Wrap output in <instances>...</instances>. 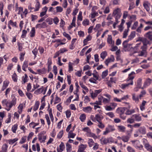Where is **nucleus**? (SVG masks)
<instances>
[{
    "instance_id": "aec40b11",
    "label": "nucleus",
    "mask_w": 152,
    "mask_h": 152,
    "mask_svg": "<svg viewBox=\"0 0 152 152\" xmlns=\"http://www.w3.org/2000/svg\"><path fill=\"white\" fill-rule=\"evenodd\" d=\"M151 80L150 78L147 79L144 84V87H146L149 86L151 83Z\"/></svg>"
},
{
    "instance_id": "bf43d9fd",
    "label": "nucleus",
    "mask_w": 152,
    "mask_h": 152,
    "mask_svg": "<svg viewBox=\"0 0 152 152\" xmlns=\"http://www.w3.org/2000/svg\"><path fill=\"white\" fill-rule=\"evenodd\" d=\"M63 134V131L62 130L60 131L57 135V138L59 139H61L62 137Z\"/></svg>"
},
{
    "instance_id": "a211bd4d",
    "label": "nucleus",
    "mask_w": 152,
    "mask_h": 152,
    "mask_svg": "<svg viewBox=\"0 0 152 152\" xmlns=\"http://www.w3.org/2000/svg\"><path fill=\"white\" fill-rule=\"evenodd\" d=\"M107 42L110 45H113L114 44V41L112 40V37L111 35H109L107 38Z\"/></svg>"
},
{
    "instance_id": "69168bd1",
    "label": "nucleus",
    "mask_w": 152,
    "mask_h": 152,
    "mask_svg": "<svg viewBox=\"0 0 152 152\" xmlns=\"http://www.w3.org/2000/svg\"><path fill=\"white\" fill-rule=\"evenodd\" d=\"M110 100V99H107L105 98H103V102L104 104H106L107 103H108Z\"/></svg>"
},
{
    "instance_id": "052dcab7",
    "label": "nucleus",
    "mask_w": 152,
    "mask_h": 152,
    "mask_svg": "<svg viewBox=\"0 0 152 152\" xmlns=\"http://www.w3.org/2000/svg\"><path fill=\"white\" fill-rule=\"evenodd\" d=\"M127 149L129 152H135L134 150L130 146H128L127 147Z\"/></svg>"
},
{
    "instance_id": "dca6fc26",
    "label": "nucleus",
    "mask_w": 152,
    "mask_h": 152,
    "mask_svg": "<svg viewBox=\"0 0 152 152\" xmlns=\"http://www.w3.org/2000/svg\"><path fill=\"white\" fill-rule=\"evenodd\" d=\"M95 118L96 120L98 122L101 121V120L103 118V117L102 115L99 114H97L95 115Z\"/></svg>"
},
{
    "instance_id": "37998d69",
    "label": "nucleus",
    "mask_w": 152,
    "mask_h": 152,
    "mask_svg": "<svg viewBox=\"0 0 152 152\" xmlns=\"http://www.w3.org/2000/svg\"><path fill=\"white\" fill-rule=\"evenodd\" d=\"M108 72V70H106L102 72V78H104L107 75Z\"/></svg>"
},
{
    "instance_id": "3c124183",
    "label": "nucleus",
    "mask_w": 152,
    "mask_h": 152,
    "mask_svg": "<svg viewBox=\"0 0 152 152\" xmlns=\"http://www.w3.org/2000/svg\"><path fill=\"white\" fill-rule=\"evenodd\" d=\"M147 54L146 50H142L140 53L138 55V56H144V55H146Z\"/></svg>"
},
{
    "instance_id": "774afa93",
    "label": "nucleus",
    "mask_w": 152,
    "mask_h": 152,
    "mask_svg": "<svg viewBox=\"0 0 152 152\" xmlns=\"http://www.w3.org/2000/svg\"><path fill=\"white\" fill-rule=\"evenodd\" d=\"M83 130L87 132L88 133H90L91 132V130L88 127H86L83 129Z\"/></svg>"
},
{
    "instance_id": "b1692460",
    "label": "nucleus",
    "mask_w": 152,
    "mask_h": 152,
    "mask_svg": "<svg viewBox=\"0 0 152 152\" xmlns=\"http://www.w3.org/2000/svg\"><path fill=\"white\" fill-rule=\"evenodd\" d=\"M133 84V81H132L130 83L126 84H122L121 85V88L122 89H124L126 87H128L129 85H132Z\"/></svg>"
},
{
    "instance_id": "13d9d810",
    "label": "nucleus",
    "mask_w": 152,
    "mask_h": 152,
    "mask_svg": "<svg viewBox=\"0 0 152 152\" xmlns=\"http://www.w3.org/2000/svg\"><path fill=\"white\" fill-rule=\"evenodd\" d=\"M56 12H60L63 11V8L60 6H57L56 7Z\"/></svg>"
},
{
    "instance_id": "1a4fd4ad",
    "label": "nucleus",
    "mask_w": 152,
    "mask_h": 152,
    "mask_svg": "<svg viewBox=\"0 0 152 152\" xmlns=\"http://www.w3.org/2000/svg\"><path fill=\"white\" fill-rule=\"evenodd\" d=\"M87 147L86 145H83L81 144L79 146V148L77 152H83Z\"/></svg>"
},
{
    "instance_id": "09e8293b",
    "label": "nucleus",
    "mask_w": 152,
    "mask_h": 152,
    "mask_svg": "<svg viewBox=\"0 0 152 152\" xmlns=\"http://www.w3.org/2000/svg\"><path fill=\"white\" fill-rule=\"evenodd\" d=\"M129 139V137L127 136L123 137L121 138L122 140L125 142H127L128 141Z\"/></svg>"
},
{
    "instance_id": "864d4df0",
    "label": "nucleus",
    "mask_w": 152,
    "mask_h": 152,
    "mask_svg": "<svg viewBox=\"0 0 152 152\" xmlns=\"http://www.w3.org/2000/svg\"><path fill=\"white\" fill-rule=\"evenodd\" d=\"M73 64L69 62V72H71L73 70Z\"/></svg>"
},
{
    "instance_id": "f03ea898",
    "label": "nucleus",
    "mask_w": 152,
    "mask_h": 152,
    "mask_svg": "<svg viewBox=\"0 0 152 152\" xmlns=\"http://www.w3.org/2000/svg\"><path fill=\"white\" fill-rule=\"evenodd\" d=\"M128 40L124 41L122 43L123 50L125 52L132 51V44H128Z\"/></svg>"
},
{
    "instance_id": "de8ad7c7",
    "label": "nucleus",
    "mask_w": 152,
    "mask_h": 152,
    "mask_svg": "<svg viewBox=\"0 0 152 152\" xmlns=\"http://www.w3.org/2000/svg\"><path fill=\"white\" fill-rule=\"evenodd\" d=\"M18 140L17 138H15L13 139H10L8 140L9 143L10 144H12Z\"/></svg>"
},
{
    "instance_id": "20e7f679",
    "label": "nucleus",
    "mask_w": 152,
    "mask_h": 152,
    "mask_svg": "<svg viewBox=\"0 0 152 152\" xmlns=\"http://www.w3.org/2000/svg\"><path fill=\"white\" fill-rule=\"evenodd\" d=\"M133 146L136 148H138L140 150H142L143 149V146L140 145V142L138 141L136 142L134 141H132Z\"/></svg>"
},
{
    "instance_id": "393cba45",
    "label": "nucleus",
    "mask_w": 152,
    "mask_h": 152,
    "mask_svg": "<svg viewBox=\"0 0 152 152\" xmlns=\"http://www.w3.org/2000/svg\"><path fill=\"white\" fill-rule=\"evenodd\" d=\"M28 66V61H25L22 66V68L23 70L25 71H26V68Z\"/></svg>"
},
{
    "instance_id": "ddd939ff",
    "label": "nucleus",
    "mask_w": 152,
    "mask_h": 152,
    "mask_svg": "<svg viewBox=\"0 0 152 152\" xmlns=\"http://www.w3.org/2000/svg\"><path fill=\"white\" fill-rule=\"evenodd\" d=\"M135 36V32L134 31H132L130 35L128 36V39L126 40L128 41L132 39Z\"/></svg>"
},
{
    "instance_id": "f3484780",
    "label": "nucleus",
    "mask_w": 152,
    "mask_h": 152,
    "mask_svg": "<svg viewBox=\"0 0 152 152\" xmlns=\"http://www.w3.org/2000/svg\"><path fill=\"white\" fill-rule=\"evenodd\" d=\"M150 5V4L148 1H147L146 3H144L143 4V6L144 8L148 12L150 11V9L149 6Z\"/></svg>"
},
{
    "instance_id": "9b49d317",
    "label": "nucleus",
    "mask_w": 152,
    "mask_h": 152,
    "mask_svg": "<svg viewBox=\"0 0 152 152\" xmlns=\"http://www.w3.org/2000/svg\"><path fill=\"white\" fill-rule=\"evenodd\" d=\"M95 8L97 9L96 7H93L92 9V12L91 14V18H94L96 16H97L98 15V13L97 12H96L94 10V8Z\"/></svg>"
},
{
    "instance_id": "7c9ffc66",
    "label": "nucleus",
    "mask_w": 152,
    "mask_h": 152,
    "mask_svg": "<svg viewBox=\"0 0 152 152\" xmlns=\"http://www.w3.org/2000/svg\"><path fill=\"white\" fill-rule=\"evenodd\" d=\"M107 55V52L106 51L102 52L100 54V57L104 60Z\"/></svg>"
},
{
    "instance_id": "4c0bfd02",
    "label": "nucleus",
    "mask_w": 152,
    "mask_h": 152,
    "mask_svg": "<svg viewBox=\"0 0 152 152\" xmlns=\"http://www.w3.org/2000/svg\"><path fill=\"white\" fill-rule=\"evenodd\" d=\"M75 135V134L72 133L71 131H70L69 133L68 138H74Z\"/></svg>"
},
{
    "instance_id": "c9c22d12",
    "label": "nucleus",
    "mask_w": 152,
    "mask_h": 152,
    "mask_svg": "<svg viewBox=\"0 0 152 152\" xmlns=\"http://www.w3.org/2000/svg\"><path fill=\"white\" fill-rule=\"evenodd\" d=\"M142 84V79L139 78L137 80V86L139 88H141Z\"/></svg>"
},
{
    "instance_id": "5fc2aeb1",
    "label": "nucleus",
    "mask_w": 152,
    "mask_h": 152,
    "mask_svg": "<svg viewBox=\"0 0 152 152\" xmlns=\"http://www.w3.org/2000/svg\"><path fill=\"white\" fill-rule=\"evenodd\" d=\"M12 78L13 80L15 82H17V76L15 73L13 74Z\"/></svg>"
},
{
    "instance_id": "6ab92c4d",
    "label": "nucleus",
    "mask_w": 152,
    "mask_h": 152,
    "mask_svg": "<svg viewBox=\"0 0 152 152\" xmlns=\"http://www.w3.org/2000/svg\"><path fill=\"white\" fill-rule=\"evenodd\" d=\"M118 130L119 131L122 132H124L125 131L126 127L123 126H118Z\"/></svg>"
},
{
    "instance_id": "bb28decb",
    "label": "nucleus",
    "mask_w": 152,
    "mask_h": 152,
    "mask_svg": "<svg viewBox=\"0 0 152 152\" xmlns=\"http://www.w3.org/2000/svg\"><path fill=\"white\" fill-rule=\"evenodd\" d=\"M91 37L90 35L88 36L83 41V42L84 43V45H85L87 44V42L90 40L91 39Z\"/></svg>"
},
{
    "instance_id": "412c9836",
    "label": "nucleus",
    "mask_w": 152,
    "mask_h": 152,
    "mask_svg": "<svg viewBox=\"0 0 152 152\" xmlns=\"http://www.w3.org/2000/svg\"><path fill=\"white\" fill-rule=\"evenodd\" d=\"M46 136H43V138H42L41 135V134H39L38 135L39 140L41 142H44L46 139Z\"/></svg>"
},
{
    "instance_id": "c03bdc74",
    "label": "nucleus",
    "mask_w": 152,
    "mask_h": 152,
    "mask_svg": "<svg viewBox=\"0 0 152 152\" xmlns=\"http://www.w3.org/2000/svg\"><path fill=\"white\" fill-rule=\"evenodd\" d=\"M45 118L47 120L48 125L49 126L50 124V121L48 114H47L45 115Z\"/></svg>"
},
{
    "instance_id": "49530a36",
    "label": "nucleus",
    "mask_w": 152,
    "mask_h": 152,
    "mask_svg": "<svg viewBox=\"0 0 152 152\" xmlns=\"http://www.w3.org/2000/svg\"><path fill=\"white\" fill-rule=\"evenodd\" d=\"M134 121L133 118L132 117V116L131 118H129L127 120V122L130 124H132L134 122Z\"/></svg>"
},
{
    "instance_id": "0eeeda50",
    "label": "nucleus",
    "mask_w": 152,
    "mask_h": 152,
    "mask_svg": "<svg viewBox=\"0 0 152 152\" xmlns=\"http://www.w3.org/2000/svg\"><path fill=\"white\" fill-rule=\"evenodd\" d=\"M102 90L101 89L96 90L94 93L91 92L90 94L91 97L94 98L96 97L97 95L101 92Z\"/></svg>"
},
{
    "instance_id": "39448f33",
    "label": "nucleus",
    "mask_w": 152,
    "mask_h": 152,
    "mask_svg": "<svg viewBox=\"0 0 152 152\" xmlns=\"http://www.w3.org/2000/svg\"><path fill=\"white\" fill-rule=\"evenodd\" d=\"M132 117L133 118L134 121L140 122L142 120L141 117L139 114L133 115H132Z\"/></svg>"
},
{
    "instance_id": "f257e3e1",
    "label": "nucleus",
    "mask_w": 152,
    "mask_h": 152,
    "mask_svg": "<svg viewBox=\"0 0 152 152\" xmlns=\"http://www.w3.org/2000/svg\"><path fill=\"white\" fill-rule=\"evenodd\" d=\"M3 105H6L7 107L8 108L6 109L7 111L10 110L12 106H15L16 103V99L15 97H12V101L10 102H8L7 99H4L2 102Z\"/></svg>"
},
{
    "instance_id": "e433bc0d",
    "label": "nucleus",
    "mask_w": 152,
    "mask_h": 152,
    "mask_svg": "<svg viewBox=\"0 0 152 152\" xmlns=\"http://www.w3.org/2000/svg\"><path fill=\"white\" fill-rule=\"evenodd\" d=\"M46 22L48 23L49 25H51L53 23V19L52 18H49L46 19L45 20Z\"/></svg>"
},
{
    "instance_id": "f8f14e48",
    "label": "nucleus",
    "mask_w": 152,
    "mask_h": 152,
    "mask_svg": "<svg viewBox=\"0 0 152 152\" xmlns=\"http://www.w3.org/2000/svg\"><path fill=\"white\" fill-rule=\"evenodd\" d=\"M125 107L118 108L116 110V112L119 115L124 114L125 110Z\"/></svg>"
},
{
    "instance_id": "58836bf2",
    "label": "nucleus",
    "mask_w": 152,
    "mask_h": 152,
    "mask_svg": "<svg viewBox=\"0 0 152 152\" xmlns=\"http://www.w3.org/2000/svg\"><path fill=\"white\" fill-rule=\"evenodd\" d=\"M140 44H137L134 47H132V51L133 50V51L134 53H136L137 52V50L138 47V46Z\"/></svg>"
},
{
    "instance_id": "2f4dec72",
    "label": "nucleus",
    "mask_w": 152,
    "mask_h": 152,
    "mask_svg": "<svg viewBox=\"0 0 152 152\" xmlns=\"http://www.w3.org/2000/svg\"><path fill=\"white\" fill-rule=\"evenodd\" d=\"M66 146L67 152H70L72 150V147L71 145L68 143L66 144Z\"/></svg>"
},
{
    "instance_id": "8fccbe9b",
    "label": "nucleus",
    "mask_w": 152,
    "mask_h": 152,
    "mask_svg": "<svg viewBox=\"0 0 152 152\" xmlns=\"http://www.w3.org/2000/svg\"><path fill=\"white\" fill-rule=\"evenodd\" d=\"M86 118V116L84 114H81L80 115V119L82 122H83L84 121V120H85Z\"/></svg>"
},
{
    "instance_id": "f704fd0d",
    "label": "nucleus",
    "mask_w": 152,
    "mask_h": 152,
    "mask_svg": "<svg viewBox=\"0 0 152 152\" xmlns=\"http://www.w3.org/2000/svg\"><path fill=\"white\" fill-rule=\"evenodd\" d=\"M47 87H46L45 90H44V89L42 88H40L39 89H38L36 91V92H39L40 91H41V92L42 93L43 91H44V92L43 93V94H45L46 92V90H47Z\"/></svg>"
},
{
    "instance_id": "9d476101",
    "label": "nucleus",
    "mask_w": 152,
    "mask_h": 152,
    "mask_svg": "<svg viewBox=\"0 0 152 152\" xmlns=\"http://www.w3.org/2000/svg\"><path fill=\"white\" fill-rule=\"evenodd\" d=\"M144 36L146 38L150 40H152V31H149L145 34Z\"/></svg>"
},
{
    "instance_id": "603ef678",
    "label": "nucleus",
    "mask_w": 152,
    "mask_h": 152,
    "mask_svg": "<svg viewBox=\"0 0 152 152\" xmlns=\"http://www.w3.org/2000/svg\"><path fill=\"white\" fill-rule=\"evenodd\" d=\"M23 108V105L22 104H20L18 107V108L19 110V113L20 114L21 112H22V109Z\"/></svg>"
},
{
    "instance_id": "7ed1b4c3",
    "label": "nucleus",
    "mask_w": 152,
    "mask_h": 152,
    "mask_svg": "<svg viewBox=\"0 0 152 152\" xmlns=\"http://www.w3.org/2000/svg\"><path fill=\"white\" fill-rule=\"evenodd\" d=\"M115 130L114 126L108 125L105 128V131L103 133V135H106L108 133L113 132Z\"/></svg>"
},
{
    "instance_id": "6e6d98bb",
    "label": "nucleus",
    "mask_w": 152,
    "mask_h": 152,
    "mask_svg": "<svg viewBox=\"0 0 152 152\" xmlns=\"http://www.w3.org/2000/svg\"><path fill=\"white\" fill-rule=\"evenodd\" d=\"M46 69L45 68H43L42 69H39L37 70V72L39 74H43L45 72Z\"/></svg>"
},
{
    "instance_id": "a19ab883",
    "label": "nucleus",
    "mask_w": 152,
    "mask_h": 152,
    "mask_svg": "<svg viewBox=\"0 0 152 152\" xmlns=\"http://www.w3.org/2000/svg\"><path fill=\"white\" fill-rule=\"evenodd\" d=\"M134 3V2H132L129 4V10H130L135 7Z\"/></svg>"
},
{
    "instance_id": "4be33fe9",
    "label": "nucleus",
    "mask_w": 152,
    "mask_h": 152,
    "mask_svg": "<svg viewBox=\"0 0 152 152\" xmlns=\"http://www.w3.org/2000/svg\"><path fill=\"white\" fill-rule=\"evenodd\" d=\"M145 148L148 151H150L152 150V147L148 143H145L144 144Z\"/></svg>"
},
{
    "instance_id": "680f3d73",
    "label": "nucleus",
    "mask_w": 152,
    "mask_h": 152,
    "mask_svg": "<svg viewBox=\"0 0 152 152\" xmlns=\"http://www.w3.org/2000/svg\"><path fill=\"white\" fill-rule=\"evenodd\" d=\"M63 35L64 37H66L68 40H70L71 39V38L70 36L66 32H64L63 33Z\"/></svg>"
},
{
    "instance_id": "e2e57ef3",
    "label": "nucleus",
    "mask_w": 152,
    "mask_h": 152,
    "mask_svg": "<svg viewBox=\"0 0 152 152\" xmlns=\"http://www.w3.org/2000/svg\"><path fill=\"white\" fill-rule=\"evenodd\" d=\"M32 53L34 54V57H36L37 56V50L36 48H35L33 50Z\"/></svg>"
},
{
    "instance_id": "2eb2a0df",
    "label": "nucleus",
    "mask_w": 152,
    "mask_h": 152,
    "mask_svg": "<svg viewBox=\"0 0 152 152\" xmlns=\"http://www.w3.org/2000/svg\"><path fill=\"white\" fill-rule=\"evenodd\" d=\"M114 60V58L113 56H112V57L107 59L105 61V63L107 66H108V64L111 62L113 61Z\"/></svg>"
},
{
    "instance_id": "c756f323",
    "label": "nucleus",
    "mask_w": 152,
    "mask_h": 152,
    "mask_svg": "<svg viewBox=\"0 0 152 152\" xmlns=\"http://www.w3.org/2000/svg\"><path fill=\"white\" fill-rule=\"evenodd\" d=\"M94 142L91 139H89L88 141V144L90 147H91L94 145Z\"/></svg>"
},
{
    "instance_id": "423d86ee",
    "label": "nucleus",
    "mask_w": 152,
    "mask_h": 152,
    "mask_svg": "<svg viewBox=\"0 0 152 152\" xmlns=\"http://www.w3.org/2000/svg\"><path fill=\"white\" fill-rule=\"evenodd\" d=\"M47 27V24L46 23L44 22L41 23L37 24L36 26V28L39 29L45 28Z\"/></svg>"
},
{
    "instance_id": "a18cd8bd",
    "label": "nucleus",
    "mask_w": 152,
    "mask_h": 152,
    "mask_svg": "<svg viewBox=\"0 0 152 152\" xmlns=\"http://www.w3.org/2000/svg\"><path fill=\"white\" fill-rule=\"evenodd\" d=\"M18 128V125L17 124H15L13 125L12 128V130L13 132L14 133L16 132V131Z\"/></svg>"
},
{
    "instance_id": "5701e85b",
    "label": "nucleus",
    "mask_w": 152,
    "mask_h": 152,
    "mask_svg": "<svg viewBox=\"0 0 152 152\" xmlns=\"http://www.w3.org/2000/svg\"><path fill=\"white\" fill-rule=\"evenodd\" d=\"M135 112V110L134 109L132 110L128 109L127 110L126 112L125 113V114L126 115H130L132 113H133Z\"/></svg>"
},
{
    "instance_id": "6e6552de",
    "label": "nucleus",
    "mask_w": 152,
    "mask_h": 152,
    "mask_svg": "<svg viewBox=\"0 0 152 152\" xmlns=\"http://www.w3.org/2000/svg\"><path fill=\"white\" fill-rule=\"evenodd\" d=\"M138 131L140 134H145L146 133V129L144 126L140 127L138 129Z\"/></svg>"
},
{
    "instance_id": "c85d7f7f",
    "label": "nucleus",
    "mask_w": 152,
    "mask_h": 152,
    "mask_svg": "<svg viewBox=\"0 0 152 152\" xmlns=\"http://www.w3.org/2000/svg\"><path fill=\"white\" fill-rule=\"evenodd\" d=\"M8 146L6 144H4L2 147V150L1 152H6Z\"/></svg>"
},
{
    "instance_id": "473e14b6",
    "label": "nucleus",
    "mask_w": 152,
    "mask_h": 152,
    "mask_svg": "<svg viewBox=\"0 0 152 152\" xmlns=\"http://www.w3.org/2000/svg\"><path fill=\"white\" fill-rule=\"evenodd\" d=\"M35 30L34 28L33 27L32 28L31 31L30 32V36L31 37H33L35 36Z\"/></svg>"
},
{
    "instance_id": "cd10ccee",
    "label": "nucleus",
    "mask_w": 152,
    "mask_h": 152,
    "mask_svg": "<svg viewBox=\"0 0 152 152\" xmlns=\"http://www.w3.org/2000/svg\"><path fill=\"white\" fill-rule=\"evenodd\" d=\"M39 105V101H36L35 102L33 108V110L34 111H36L38 109Z\"/></svg>"
},
{
    "instance_id": "0e129e2a",
    "label": "nucleus",
    "mask_w": 152,
    "mask_h": 152,
    "mask_svg": "<svg viewBox=\"0 0 152 152\" xmlns=\"http://www.w3.org/2000/svg\"><path fill=\"white\" fill-rule=\"evenodd\" d=\"M83 24L84 25H89V20L87 19L84 20L83 22Z\"/></svg>"
},
{
    "instance_id": "4d7b16f0",
    "label": "nucleus",
    "mask_w": 152,
    "mask_h": 152,
    "mask_svg": "<svg viewBox=\"0 0 152 152\" xmlns=\"http://www.w3.org/2000/svg\"><path fill=\"white\" fill-rule=\"evenodd\" d=\"M119 9L118 8L114 10L113 13V16H115L116 15L119 14Z\"/></svg>"
},
{
    "instance_id": "ea45409f",
    "label": "nucleus",
    "mask_w": 152,
    "mask_h": 152,
    "mask_svg": "<svg viewBox=\"0 0 152 152\" xmlns=\"http://www.w3.org/2000/svg\"><path fill=\"white\" fill-rule=\"evenodd\" d=\"M40 4L39 2V1H37L35 5L36 9L34 10L35 12L38 11L39 10L40 8Z\"/></svg>"
},
{
    "instance_id": "79ce46f5",
    "label": "nucleus",
    "mask_w": 152,
    "mask_h": 152,
    "mask_svg": "<svg viewBox=\"0 0 152 152\" xmlns=\"http://www.w3.org/2000/svg\"><path fill=\"white\" fill-rule=\"evenodd\" d=\"M80 85L81 86V87L83 89H84V90H85V91L86 92H88V88L85 86L82 83L80 82Z\"/></svg>"
},
{
    "instance_id": "72a5a7b5",
    "label": "nucleus",
    "mask_w": 152,
    "mask_h": 152,
    "mask_svg": "<svg viewBox=\"0 0 152 152\" xmlns=\"http://www.w3.org/2000/svg\"><path fill=\"white\" fill-rule=\"evenodd\" d=\"M142 42L143 45H147L149 44L150 41L146 38H144Z\"/></svg>"
},
{
    "instance_id": "338daca9",
    "label": "nucleus",
    "mask_w": 152,
    "mask_h": 152,
    "mask_svg": "<svg viewBox=\"0 0 152 152\" xmlns=\"http://www.w3.org/2000/svg\"><path fill=\"white\" fill-rule=\"evenodd\" d=\"M138 24V22L136 21L134 23L132 27V30H135L136 29L137 27V26Z\"/></svg>"
},
{
    "instance_id": "4468645a",
    "label": "nucleus",
    "mask_w": 152,
    "mask_h": 152,
    "mask_svg": "<svg viewBox=\"0 0 152 152\" xmlns=\"http://www.w3.org/2000/svg\"><path fill=\"white\" fill-rule=\"evenodd\" d=\"M132 96L133 100L135 102L137 103L139 102V96H136L135 93L132 94Z\"/></svg>"
},
{
    "instance_id": "a878e982",
    "label": "nucleus",
    "mask_w": 152,
    "mask_h": 152,
    "mask_svg": "<svg viewBox=\"0 0 152 152\" xmlns=\"http://www.w3.org/2000/svg\"><path fill=\"white\" fill-rule=\"evenodd\" d=\"M92 110V108L90 106H88L87 107H84L83 109V110L85 112L90 113Z\"/></svg>"
}]
</instances>
